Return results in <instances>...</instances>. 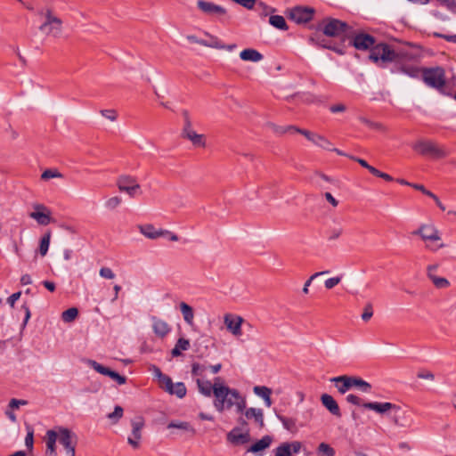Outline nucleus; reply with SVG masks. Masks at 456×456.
<instances>
[{
    "instance_id": "nucleus-46",
    "label": "nucleus",
    "mask_w": 456,
    "mask_h": 456,
    "mask_svg": "<svg viewBox=\"0 0 456 456\" xmlns=\"http://www.w3.org/2000/svg\"><path fill=\"white\" fill-rule=\"evenodd\" d=\"M40 15L44 17V21L56 20H61L58 16H56L53 12V10L50 7L44 8L40 11Z\"/></svg>"
},
{
    "instance_id": "nucleus-55",
    "label": "nucleus",
    "mask_w": 456,
    "mask_h": 456,
    "mask_svg": "<svg viewBox=\"0 0 456 456\" xmlns=\"http://www.w3.org/2000/svg\"><path fill=\"white\" fill-rule=\"evenodd\" d=\"M275 456H292L290 452L289 451V447L285 444V443L281 444L275 450Z\"/></svg>"
},
{
    "instance_id": "nucleus-30",
    "label": "nucleus",
    "mask_w": 456,
    "mask_h": 456,
    "mask_svg": "<svg viewBox=\"0 0 456 456\" xmlns=\"http://www.w3.org/2000/svg\"><path fill=\"white\" fill-rule=\"evenodd\" d=\"M179 308L183 314L184 322L189 326H192L194 323V311L192 307L185 302H181L179 304Z\"/></svg>"
},
{
    "instance_id": "nucleus-7",
    "label": "nucleus",
    "mask_w": 456,
    "mask_h": 456,
    "mask_svg": "<svg viewBox=\"0 0 456 456\" xmlns=\"http://www.w3.org/2000/svg\"><path fill=\"white\" fill-rule=\"evenodd\" d=\"M369 57L374 62L379 61L382 62H394V49L392 46L386 44L373 45Z\"/></svg>"
},
{
    "instance_id": "nucleus-54",
    "label": "nucleus",
    "mask_w": 456,
    "mask_h": 456,
    "mask_svg": "<svg viewBox=\"0 0 456 456\" xmlns=\"http://www.w3.org/2000/svg\"><path fill=\"white\" fill-rule=\"evenodd\" d=\"M62 175L57 171H53L52 169H46L41 175V178L43 180H48L50 178L61 177Z\"/></svg>"
},
{
    "instance_id": "nucleus-9",
    "label": "nucleus",
    "mask_w": 456,
    "mask_h": 456,
    "mask_svg": "<svg viewBox=\"0 0 456 456\" xmlns=\"http://www.w3.org/2000/svg\"><path fill=\"white\" fill-rule=\"evenodd\" d=\"M131 434L127 437V443L133 449H139L142 437V429L144 428V419L142 417H136L131 420Z\"/></svg>"
},
{
    "instance_id": "nucleus-42",
    "label": "nucleus",
    "mask_w": 456,
    "mask_h": 456,
    "mask_svg": "<svg viewBox=\"0 0 456 456\" xmlns=\"http://www.w3.org/2000/svg\"><path fill=\"white\" fill-rule=\"evenodd\" d=\"M277 418L281 421L283 427L287 430H289L290 432H296L297 431L296 419H291V418H286V417L279 415V414H277Z\"/></svg>"
},
{
    "instance_id": "nucleus-39",
    "label": "nucleus",
    "mask_w": 456,
    "mask_h": 456,
    "mask_svg": "<svg viewBox=\"0 0 456 456\" xmlns=\"http://www.w3.org/2000/svg\"><path fill=\"white\" fill-rule=\"evenodd\" d=\"M428 280L436 289H444L450 287V281L446 278L435 275L428 278Z\"/></svg>"
},
{
    "instance_id": "nucleus-61",
    "label": "nucleus",
    "mask_w": 456,
    "mask_h": 456,
    "mask_svg": "<svg viewBox=\"0 0 456 456\" xmlns=\"http://www.w3.org/2000/svg\"><path fill=\"white\" fill-rule=\"evenodd\" d=\"M285 444L289 447V451L290 453H297L301 449V443L299 442H292V443H285Z\"/></svg>"
},
{
    "instance_id": "nucleus-25",
    "label": "nucleus",
    "mask_w": 456,
    "mask_h": 456,
    "mask_svg": "<svg viewBox=\"0 0 456 456\" xmlns=\"http://www.w3.org/2000/svg\"><path fill=\"white\" fill-rule=\"evenodd\" d=\"M152 329L156 336L159 338L166 337L171 330L169 325L165 321L157 318L152 317Z\"/></svg>"
},
{
    "instance_id": "nucleus-48",
    "label": "nucleus",
    "mask_w": 456,
    "mask_h": 456,
    "mask_svg": "<svg viewBox=\"0 0 456 456\" xmlns=\"http://www.w3.org/2000/svg\"><path fill=\"white\" fill-rule=\"evenodd\" d=\"M318 452L322 453L326 456H334L335 450L326 443H321L318 446Z\"/></svg>"
},
{
    "instance_id": "nucleus-36",
    "label": "nucleus",
    "mask_w": 456,
    "mask_h": 456,
    "mask_svg": "<svg viewBox=\"0 0 456 456\" xmlns=\"http://www.w3.org/2000/svg\"><path fill=\"white\" fill-rule=\"evenodd\" d=\"M351 385L352 387H357L362 393H370L371 389V385L365 380L351 376Z\"/></svg>"
},
{
    "instance_id": "nucleus-58",
    "label": "nucleus",
    "mask_w": 456,
    "mask_h": 456,
    "mask_svg": "<svg viewBox=\"0 0 456 456\" xmlns=\"http://www.w3.org/2000/svg\"><path fill=\"white\" fill-rule=\"evenodd\" d=\"M439 269V265L438 264H431V265H428L426 268V274H427V277L428 278H430V277H433L435 275H436V273Z\"/></svg>"
},
{
    "instance_id": "nucleus-8",
    "label": "nucleus",
    "mask_w": 456,
    "mask_h": 456,
    "mask_svg": "<svg viewBox=\"0 0 456 456\" xmlns=\"http://www.w3.org/2000/svg\"><path fill=\"white\" fill-rule=\"evenodd\" d=\"M59 442L63 445L68 456H76V434L65 428H60L58 432Z\"/></svg>"
},
{
    "instance_id": "nucleus-10",
    "label": "nucleus",
    "mask_w": 456,
    "mask_h": 456,
    "mask_svg": "<svg viewBox=\"0 0 456 456\" xmlns=\"http://www.w3.org/2000/svg\"><path fill=\"white\" fill-rule=\"evenodd\" d=\"M244 321V318L240 315L232 314L224 315V323L226 330L235 338H240L242 335L241 326Z\"/></svg>"
},
{
    "instance_id": "nucleus-51",
    "label": "nucleus",
    "mask_w": 456,
    "mask_h": 456,
    "mask_svg": "<svg viewBox=\"0 0 456 456\" xmlns=\"http://www.w3.org/2000/svg\"><path fill=\"white\" fill-rule=\"evenodd\" d=\"M158 381H159V387L162 389H164L166 392L169 389V387H171V385L173 383L172 379L166 374L161 376V379H159Z\"/></svg>"
},
{
    "instance_id": "nucleus-5",
    "label": "nucleus",
    "mask_w": 456,
    "mask_h": 456,
    "mask_svg": "<svg viewBox=\"0 0 456 456\" xmlns=\"http://www.w3.org/2000/svg\"><path fill=\"white\" fill-rule=\"evenodd\" d=\"M412 148L422 155H430L437 159L445 158L448 155L445 149L428 140H419L412 144Z\"/></svg>"
},
{
    "instance_id": "nucleus-53",
    "label": "nucleus",
    "mask_w": 456,
    "mask_h": 456,
    "mask_svg": "<svg viewBox=\"0 0 456 456\" xmlns=\"http://www.w3.org/2000/svg\"><path fill=\"white\" fill-rule=\"evenodd\" d=\"M348 158L354 161H356L359 163L362 167L366 168L370 174H372V171L376 169V167L369 165L364 159L354 157V156H348Z\"/></svg>"
},
{
    "instance_id": "nucleus-35",
    "label": "nucleus",
    "mask_w": 456,
    "mask_h": 456,
    "mask_svg": "<svg viewBox=\"0 0 456 456\" xmlns=\"http://www.w3.org/2000/svg\"><path fill=\"white\" fill-rule=\"evenodd\" d=\"M186 387L183 382L172 383L169 389L167 391L170 395H175L178 398H183L186 395Z\"/></svg>"
},
{
    "instance_id": "nucleus-15",
    "label": "nucleus",
    "mask_w": 456,
    "mask_h": 456,
    "mask_svg": "<svg viewBox=\"0 0 456 456\" xmlns=\"http://www.w3.org/2000/svg\"><path fill=\"white\" fill-rule=\"evenodd\" d=\"M35 211L29 214V216L36 220L41 225H47L48 224L53 222L51 217V210L43 204H36L34 205Z\"/></svg>"
},
{
    "instance_id": "nucleus-44",
    "label": "nucleus",
    "mask_w": 456,
    "mask_h": 456,
    "mask_svg": "<svg viewBox=\"0 0 456 456\" xmlns=\"http://www.w3.org/2000/svg\"><path fill=\"white\" fill-rule=\"evenodd\" d=\"M123 408L117 405L115 406L114 411L107 415V418L111 420L113 424H116L123 417Z\"/></svg>"
},
{
    "instance_id": "nucleus-4",
    "label": "nucleus",
    "mask_w": 456,
    "mask_h": 456,
    "mask_svg": "<svg viewBox=\"0 0 456 456\" xmlns=\"http://www.w3.org/2000/svg\"><path fill=\"white\" fill-rule=\"evenodd\" d=\"M116 185L119 191L127 194L130 198L141 195L142 186L135 176L121 175L117 178Z\"/></svg>"
},
{
    "instance_id": "nucleus-18",
    "label": "nucleus",
    "mask_w": 456,
    "mask_h": 456,
    "mask_svg": "<svg viewBox=\"0 0 456 456\" xmlns=\"http://www.w3.org/2000/svg\"><path fill=\"white\" fill-rule=\"evenodd\" d=\"M250 432L247 430H242L241 428H233L227 434V440L235 445L244 444L250 441Z\"/></svg>"
},
{
    "instance_id": "nucleus-32",
    "label": "nucleus",
    "mask_w": 456,
    "mask_h": 456,
    "mask_svg": "<svg viewBox=\"0 0 456 456\" xmlns=\"http://www.w3.org/2000/svg\"><path fill=\"white\" fill-rule=\"evenodd\" d=\"M240 57L246 61L258 62L263 60V55L256 50L248 48L240 52Z\"/></svg>"
},
{
    "instance_id": "nucleus-37",
    "label": "nucleus",
    "mask_w": 456,
    "mask_h": 456,
    "mask_svg": "<svg viewBox=\"0 0 456 456\" xmlns=\"http://www.w3.org/2000/svg\"><path fill=\"white\" fill-rule=\"evenodd\" d=\"M269 23L274 28L281 30H287L288 26L285 19L281 15H272L269 18Z\"/></svg>"
},
{
    "instance_id": "nucleus-59",
    "label": "nucleus",
    "mask_w": 456,
    "mask_h": 456,
    "mask_svg": "<svg viewBox=\"0 0 456 456\" xmlns=\"http://www.w3.org/2000/svg\"><path fill=\"white\" fill-rule=\"evenodd\" d=\"M373 315L372 306L370 304L366 305L364 311L362 314V319L364 322H368Z\"/></svg>"
},
{
    "instance_id": "nucleus-41",
    "label": "nucleus",
    "mask_w": 456,
    "mask_h": 456,
    "mask_svg": "<svg viewBox=\"0 0 456 456\" xmlns=\"http://www.w3.org/2000/svg\"><path fill=\"white\" fill-rule=\"evenodd\" d=\"M405 411H402V409L399 411H392L391 419L394 425L400 428H405L407 425L403 420V417L405 416Z\"/></svg>"
},
{
    "instance_id": "nucleus-19",
    "label": "nucleus",
    "mask_w": 456,
    "mask_h": 456,
    "mask_svg": "<svg viewBox=\"0 0 456 456\" xmlns=\"http://www.w3.org/2000/svg\"><path fill=\"white\" fill-rule=\"evenodd\" d=\"M362 406L366 409L375 411L380 414H387L392 411H399L401 407L391 403L370 402L364 403Z\"/></svg>"
},
{
    "instance_id": "nucleus-52",
    "label": "nucleus",
    "mask_w": 456,
    "mask_h": 456,
    "mask_svg": "<svg viewBox=\"0 0 456 456\" xmlns=\"http://www.w3.org/2000/svg\"><path fill=\"white\" fill-rule=\"evenodd\" d=\"M206 370L207 367L205 365L194 362L191 367V373L193 376L200 377Z\"/></svg>"
},
{
    "instance_id": "nucleus-62",
    "label": "nucleus",
    "mask_w": 456,
    "mask_h": 456,
    "mask_svg": "<svg viewBox=\"0 0 456 456\" xmlns=\"http://www.w3.org/2000/svg\"><path fill=\"white\" fill-rule=\"evenodd\" d=\"M183 118V128H188L192 126V121L191 119L190 114L188 110H183L182 112Z\"/></svg>"
},
{
    "instance_id": "nucleus-6",
    "label": "nucleus",
    "mask_w": 456,
    "mask_h": 456,
    "mask_svg": "<svg viewBox=\"0 0 456 456\" xmlns=\"http://www.w3.org/2000/svg\"><path fill=\"white\" fill-rule=\"evenodd\" d=\"M423 80L430 87L440 89L445 85V75L443 68L424 69Z\"/></svg>"
},
{
    "instance_id": "nucleus-22",
    "label": "nucleus",
    "mask_w": 456,
    "mask_h": 456,
    "mask_svg": "<svg viewBox=\"0 0 456 456\" xmlns=\"http://www.w3.org/2000/svg\"><path fill=\"white\" fill-rule=\"evenodd\" d=\"M374 44V37L364 33L356 35L353 39V45L358 50H367L372 47Z\"/></svg>"
},
{
    "instance_id": "nucleus-60",
    "label": "nucleus",
    "mask_w": 456,
    "mask_h": 456,
    "mask_svg": "<svg viewBox=\"0 0 456 456\" xmlns=\"http://www.w3.org/2000/svg\"><path fill=\"white\" fill-rule=\"evenodd\" d=\"M341 281V277H333L325 281V288L330 289Z\"/></svg>"
},
{
    "instance_id": "nucleus-28",
    "label": "nucleus",
    "mask_w": 456,
    "mask_h": 456,
    "mask_svg": "<svg viewBox=\"0 0 456 456\" xmlns=\"http://www.w3.org/2000/svg\"><path fill=\"white\" fill-rule=\"evenodd\" d=\"M273 442V438L270 436H265L260 440L252 444L248 452L252 453H259L262 451L267 449Z\"/></svg>"
},
{
    "instance_id": "nucleus-23",
    "label": "nucleus",
    "mask_w": 456,
    "mask_h": 456,
    "mask_svg": "<svg viewBox=\"0 0 456 456\" xmlns=\"http://www.w3.org/2000/svg\"><path fill=\"white\" fill-rule=\"evenodd\" d=\"M138 228L142 235L151 240H156L159 237L166 236V233H167V230H157L152 224L140 225Z\"/></svg>"
},
{
    "instance_id": "nucleus-16",
    "label": "nucleus",
    "mask_w": 456,
    "mask_h": 456,
    "mask_svg": "<svg viewBox=\"0 0 456 456\" xmlns=\"http://www.w3.org/2000/svg\"><path fill=\"white\" fill-rule=\"evenodd\" d=\"M88 365L92 367L95 371L102 375L109 376L111 379L115 380L118 384L122 385L126 381V378L121 376L118 372L111 370L110 369L98 363L94 360H88Z\"/></svg>"
},
{
    "instance_id": "nucleus-49",
    "label": "nucleus",
    "mask_w": 456,
    "mask_h": 456,
    "mask_svg": "<svg viewBox=\"0 0 456 456\" xmlns=\"http://www.w3.org/2000/svg\"><path fill=\"white\" fill-rule=\"evenodd\" d=\"M203 46L216 49H224L225 45H224L217 37H210V40L206 41V45H203Z\"/></svg>"
},
{
    "instance_id": "nucleus-63",
    "label": "nucleus",
    "mask_w": 456,
    "mask_h": 456,
    "mask_svg": "<svg viewBox=\"0 0 456 456\" xmlns=\"http://www.w3.org/2000/svg\"><path fill=\"white\" fill-rule=\"evenodd\" d=\"M346 401L354 405H362L364 403L360 397L352 394L346 396Z\"/></svg>"
},
{
    "instance_id": "nucleus-56",
    "label": "nucleus",
    "mask_w": 456,
    "mask_h": 456,
    "mask_svg": "<svg viewBox=\"0 0 456 456\" xmlns=\"http://www.w3.org/2000/svg\"><path fill=\"white\" fill-rule=\"evenodd\" d=\"M99 274L101 277L105 279H114L115 273L112 272V270L109 267H102L100 269Z\"/></svg>"
},
{
    "instance_id": "nucleus-33",
    "label": "nucleus",
    "mask_w": 456,
    "mask_h": 456,
    "mask_svg": "<svg viewBox=\"0 0 456 456\" xmlns=\"http://www.w3.org/2000/svg\"><path fill=\"white\" fill-rule=\"evenodd\" d=\"M199 391L205 396L209 397L212 394L214 395L215 382L211 383L208 380H203L197 379L196 380Z\"/></svg>"
},
{
    "instance_id": "nucleus-26",
    "label": "nucleus",
    "mask_w": 456,
    "mask_h": 456,
    "mask_svg": "<svg viewBox=\"0 0 456 456\" xmlns=\"http://www.w3.org/2000/svg\"><path fill=\"white\" fill-rule=\"evenodd\" d=\"M330 382L335 384V387H337L338 391L340 394H345L350 388H352L351 376L343 375V376L331 378Z\"/></svg>"
},
{
    "instance_id": "nucleus-27",
    "label": "nucleus",
    "mask_w": 456,
    "mask_h": 456,
    "mask_svg": "<svg viewBox=\"0 0 456 456\" xmlns=\"http://www.w3.org/2000/svg\"><path fill=\"white\" fill-rule=\"evenodd\" d=\"M58 438V433L54 430H48L46 432V456H57L55 451V444Z\"/></svg>"
},
{
    "instance_id": "nucleus-29",
    "label": "nucleus",
    "mask_w": 456,
    "mask_h": 456,
    "mask_svg": "<svg viewBox=\"0 0 456 456\" xmlns=\"http://www.w3.org/2000/svg\"><path fill=\"white\" fill-rule=\"evenodd\" d=\"M311 40L320 47L331 50L340 55L344 54L343 47L339 45L332 44L331 42L324 38H312Z\"/></svg>"
},
{
    "instance_id": "nucleus-13",
    "label": "nucleus",
    "mask_w": 456,
    "mask_h": 456,
    "mask_svg": "<svg viewBox=\"0 0 456 456\" xmlns=\"http://www.w3.org/2000/svg\"><path fill=\"white\" fill-rule=\"evenodd\" d=\"M314 14L312 7L297 6L291 9L289 18L297 23H306L310 21Z\"/></svg>"
},
{
    "instance_id": "nucleus-40",
    "label": "nucleus",
    "mask_w": 456,
    "mask_h": 456,
    "mask_svg": "<svg viewBox=\"0 0 456 456\" xmlns=\"http://www.w3.org/2000/svg\"><path fill=\"white\" fill-rule=\"evenodd\" d=\"M50 240H51V232H47L44 234V236L42 237V239L40 240L39 253L41 256H44L46 255L48 248H49Z\"/></svg>"
},
{
    "instance_id": "nucleus-47",
    "label": "nucleus",
    "mask_w": 456,
    "mask_h": 456,
    "mask_svg": "<svg viewBox=\"0 0 456 456\" xmlns=\"http://www.w3.org/2000/svg\"><path fill=\"white\" fill-rule=\"evenodd\" d=\"M268 126L277 134H283L289 131H295L296 126H279L273 123H269Z\"/></svg>"
},
{
    "instance_id": "nucleus-11",
    "label": "nucleus",
    "mask_w": 456,
    "mask_h": 456,
    "mask_svg": "<svg viewBox=\"0 0 456 456\" xmlns=\"http://www.w3.org/2000/svg\"><path fill=\"white\" fill-rule=\"evenodd\" d=\"M198 8L207 15L215 16L219 19L227 17V11L221 5L205 0L197 1Z\"/></svg>"
},
{
    "instance_id": "nucleus-45",
    "label": "nucleus",
    "mask_w": 456,
    "mask_h": 456,
    "mask_svg": "<svg viewBox=\"0 0 456 456\" xmlns=\"http://www.w3.org/2000/svg\"><path fill=\"white\" fill-rule=\"evenodd\" d=\"M122 203V199L119 196H113L109 198L105 203L104 206L109 210H114L117 208H118Z\"/></svg>"
},
{
    "instance_id": "nucleus-38",
    "label": "nucleus",
    "mask_w": 456,
    "mask_h": 456,
    "mask_svg": "<svg viewBox=\"0 0 456 456\" xmlns=\"http://www.w3.org/2000/svg\"><path fill=\"white\" fill-rule=\"evenodd\" d=\"M78 316V310L76 307H70L61 314V320L64 322L69 323L74 322Z\"/></svg>"
},
{
    "instance_id": "nucleus-17",
    "label": "nucleus",
    "mask_w": 456,
    "mask_h": 456,
    "mask_svg": "<svg viewBox=\"0 0 456 456\" xmlns=\"http://www.w3.org/2000/svg\"><path fill=\"white\" fill-rule=\"evenodd\" d=\"M181 137L191 142L194 147H206V136L202 134H198L192 126L183 128L181 132Z\"/></svg>"
},
{
    "instance_id": "nucleus-31",
    "label": "nucleus",
    "mask_w": 456,
    "mask_h": 456,
    "mask_svg": "<svg viewBox=\"0 0 456 456\" xmlns=\"http://www.w3.org/2000/svg\"><path fill=\"white\" fill-rule=\"evenodd\" d=\"M254 393L263 398L265 403L267 407H270L273 404V401L271 399L272 389L265 387V386H256L253 388Z\"/></svg>"
},
{
    "instance_id": "nucleus-43",
    "label": "nucleus",
    "mask_w": 456,
    "mask_h": 456,
    "mask_svg": "<svg viewBox=\"0 0 456 456\" xmlns=\"http://www.w3.org/2000/svg\"><path fill=\"white\" fill-rule=\"evenodd\" d=\"M167 428H179L184 431L191 432L192 435L195 434V429L190 425V423L182 421V422H170L167 425Z\"/></svg>"
},
{
    "instance_id": "nucleus-64",
    "label": "nucleus",
    "mask_w": 456,
    "mask_h": 456,
    "mask_svg": "<svg viewBox=\"0 0 456 456\" xmlns=\"http://www.w3.org/2000/svg\"><path fill=\"white\" fill-rule=\"evenodd\" d=\"M401 70L409 75L410 77H415L418 76L419 74V69L417 68H413V67H410V68H406V67H402L401 68Z\"/></svg>"
},
{
    "instance_id": "nucleus-21",
    "label": "nucleus",
    "mask_w": 456,
    "mask_h": 456,
    "mask_svg": "<svg viewBox=\"0 0 456 456\" xmlns=\"http://www.w3.org/2000/svg\"><path fill=\"white\" fill-rule=\"evenodd\" d=\"M413 46L411 45H404L402 46L393 47L395 61L394 62H399L402 61H411L416 58V53L411 51Z\"/></svg>"
},
{
    "instance_id": "nucleus-3",
    "label": "nucleus",
    "mask_w": 456,
    "mask_h": 456,
    "mask_svg": "<svg viewBox=\"0 0 456 456\" xmlns=\"http://www.w3.org/2000/svg\"><path fill=\"white\" fill-rule=\"evenodd\" d=\"M348 29L347 23L334 18H326L322 23V31L326 37H338L342 42L348 35Z\"/></svg>"
},
{
    "instance_id": "nucleus-14",
    "label": "nucleus",
    "mask_w": 456,
    "mask_h": 456,
    "mask_svg": "<svg viewBox=\"0 0 456 456\" xmlns=\"http://www.w3.org/2000/svg\"><path fill=\"white\" fill-rule=\"evenodd\" d=\"M39 30L45 36L53 38H59L62 34V20L44 21L39 26Z\"/></svg>"
},
{
    "instance_id": "nucleus-34",
    "label": "nucleus",
    "mask_w": 456,
    "mask_h": 456,
    "mask_svg": "<svg viewBox=\"0 0 456 456\" xmlns=\"http://www.w3.org/2000/svg\"><path fill=\"white\" fill-rule=\"evenodd\" d=\"M190 347V341L189 339L181 338L177 340L175 347L172 349V355L174 357H177L182 354V351H186Z\"/></svg>"
},
{
    "instance_id": "nucleus-1",
    "label": "nucleus",
    "mask_w": 456,
    "mask_h": 456,
    "mask_svg": "<svg viewBox=\"0 0 456 456\" xmlns=\"http://www.w3.org/2000/svg\"><path fill=\"white\" fill-rule=\"evenodd\" d=\"M214 396L213 404L218 412L235 407L236 412L240 413L245 410L247 405L246 396L242 395L237 389L224 385L223 379L219 377L215 379Z\"/></svg>"
},
{
    "instance_id": "nucleus-57",
    "label": "nucleus",
    "mask_w": 456,
    "mask_h": 456,
    "mask_svg": "<svg viewBox=\"0 0 456 456\" xmlns=\"http://www.w3.org/2000/svg\"><path fill=\"white\" fill-rule=\"evenodd\" d=\"M101 114L110 121H115L118 118V113L115 110H103L101 111Z\"/></svg>"
},
{
    "instance_id": "nucleus-24",
    "label": "nucleus",
    "mask_w": 456,
    "mask_h": 456,
    "mask_svg": "<svg viewBox=\"0 0 456 456\" xmlns=\"http://www.w3.org/2000/svg\"><path fill=\"white\" fill-rule=\"evenodd\" d=\"M321 402L331 414L336 417L341 416L339 406L331 395L328 394L322 395Z\"/></svg>"
},
{
    "instance_id": "nucleus-2",
    "label": "nucleus",
    "mask_w": 456,
    "mask_h": 456,
    "mask_svg": "<svg viewBox=\"0 0 456 456\" xmlns=\"http://www.w3.org/2000/svg\"><path fill=\"white\" fill-rule=\"evenodd\" d=\"M412 234L419 236L426 243V248L432 252L445 248V244L442 241L440 231L433 224H420Z\"/></svg>"
},
{
    "instance_id": "nucleus-20",
    "label": "nucleus",
    "mask_w": 456,
    "mask_h": 456,
    "mask_svg": "<svg viewBox=\"0 0 456 456\" xmlns=\"http://www.w3.org/2000/svg\"><path fill=\"white\" fill-rule=\"evenodd\" d=\"M241 413H243L247 419H253L254 423L259 429H263L265 428V418L262 409L255 407L247 408L246 406L245 410Z\"/></svg>"
},
{
    "instance_id": "nucleus-50",
    "label": "nucleus",
    "mask_w": 456,
    "mask_h": 456,
    "mask_svg": "<svg viewBox=\"0 0 456 456\" xmlns=\"http://www.w3.org/2000/svg\"><path fill=\"white\" fill-rule=\"evenodd\" d=\"M328 273H329V271H322V272L315 273L312 276H310V278L305 282V285L303 288V293L307 295L309 293V287H310L312 281L318 276L324 275Z\"/></svg>"
},
{
    "instance_id": "nucleus-12",
    "label": "nucleus",
    "mask_w": 456,
    "mask_h": 456,
    "mask_svg": "<svg viewBox=\"0 0 456 456\" xmlns=\"http://www.w3.org/2000/svg\"><path fill=\"white\" fill-rule=\"evenodd\" d=\"M295 132L303 134L308 141L320 148L331 150L332 143L322 134L301 128H295Z\"/></svg>"
}]
</instances>
